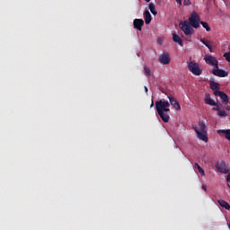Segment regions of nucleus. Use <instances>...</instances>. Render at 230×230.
I'll list each match as a JSON object with an SVG mask.
<instances>
[{
    "mask_svg": "<svg viewBox=\"0 0 230 230\" xmlns=\"http://www.w3.org/2000/svg\"><path fill=\"white\" fill-rule=\"evenodd\" d=\"M214 94L216 96H219L222 103H224L225 105H227L229 103V96L226 93L222 91H216L214 92Z\"/></svg>",
    "mask_w": 230,
    "mask_h": 230,
    "instance_id": "8",
    "label": "nucleus"
},
{
    "mask_svg": "<svg viewBox=\"0 0 230 230\" xmlns=\"http://www.w3.org/2000/svg\"><path fill=\"white\" fill-rule=\"evenodd\" d=\"M199 24L202 25L207 31H211V27H209L207 22H199Z\"/></svg>",
    "mask_w": 230,
    "mask_h": 230,
    "instance_id": "22",
    "label": "nucleus"
},
{
    "mask_svg": "<svg viewBox=\"0 0 230 230\" xmlns=\"http://www.w3.org/2000/svg\"><path fill=\"white\" fill-rule=\"evenodd\" d=\"M219 206H221V208H225V209H226L227 211H229L230 209V205L229 203H227L226 200L224 199H219L217 200Z\"/></svg>",
    "mask_w": 230,
    "mask_h": 230,
    "instance_id": "17",
    "label": "nucleus"
},
{
    "mask_svg": "<svg viewBox=\"0 0 230 230\" xmlns=\"http://www.w3.org/2000/svg\"><path fill=\"white\" fill-rule=\"evenodd\" d=\"M222 109L224 110V111H230V106H225L224 107V105H222Z\"/></svg>",
    "mask_w": 230,
    "mask_h": 230,
    "instance_id": "26",
    "label": "nucleus"
},
{
    "mask_svg": "<svg viewBox=\"0 0 230 230\" xmlns=\"http://www.w3.org/2000/svg\"><path fill=\"white\" fill-rule=\"evenodd\" d=\"M188 67L189 71H190L192 75H195V76H200L202 75V70L200 69L199 63H196L195 61H190L188 64Z\"/></svg>",
    "mask_w": 230,
    "mask_h": 230,
    "instance_id": "4",
    "label": "nucleus"
},
{
    "mask_svg": "<svg viewBox=\"0 0 230 230\" xmlns=\"http://www.w3.org/2000/svg\"><path fill=\"white\" fill-rule=\"evenodd\" d=\"M178 4H182V0H175Z\"/></svg>",
    "mask_w": 230,
    "mask_h": 230,
    "instance_id": "28",
    "label": "nucleus"
},
{
    "mask_svg": "<svg viewBox=\"0 0 230 230\" xmlns=\"http://www.w3.org/2000/svg\"><path fill=\"white\" fill-rule=\"evenodd\" d=\"M155 108L158 116L164 123H168L170 121V102L164 99H161L155 102Z\"/></svg>",
    "mask_w": 230,
    "mask_h": 230,
    "instance_id": "2",
    "label": "nucleus"
},
{
    "mask_svg": "<svg viewBox=\"0 0 230 230\" xmlns=\"http://www.w3.org/2000/svg\"><path fill=\"white\" fill-rule=\"evenodd\" d=\"M228 174L226 175V182L227 184H230V172H227Z\"/></svg>",
    "mask_w": 230,
    "mask_h": 230,
    "instance_id": "25",
    "label": "nucleus"
},
{
    "mask_svg": "<svg viewBox=\"0 0 230 230\" xmlns=\"http://www.w3.org/2000/svg\"><path fill=\"white\" fill-rule=\"evenodd\" d=\"M205 103H207V105H211L212 107H218V103L208 96L205 98Z\"/></svg>",
    "mask_w": 230,
    "mask_h": 230,
    "instance_id": "15",
    "label": "nucleus"
},
{
    "mask_svg": "<svg viewBox=\"0 0 230 230\" xmlns=\"http://www.w3.org/2000/svg\"><path fill=\"white\" fill-rule=\"evenodd\" d=\"M158 60L163 64V66H168V64L172 62V58H170V53L164 52L159 56Z\"/></svg>",
    "mask_w": 230,
    "mask_h": 230,
    "instance_id": "5",
    "label": "nucleus"
},
{
    "mask_svg": "<svg viewBox=\"0 0 230 230\" xmlns=\"http://www.w3.org/2000/svg\"><path fill=\"white\" fill-rule=\"evenodd\" d=\"M212 111H217V116H219V118H226L227 116L226 110L222 109V103H218L217 107H214Z\"/></svg>",
    "mask_w": 230,
    "mask_h": 230,
    "instance_id": "9",
    "label": "nucleus"
},
{
    "mask_svg": "<svg viewBox=\"0 0 230 230\" xmlns=\"http://www.w3.org/2000/svg\"><path fill=\"white\" fill-rule=\"evenodd\" d=\"M199 42H202V44H204V46H206L209 49L210 53H213V46L211 45V41L200 39Z\"/></svg>",
    "mask_w": 230,
    "mask_h": 230,
    "instance_id": "14",
    "label": "nucleus"
},
{
    "mask_svg": "<svg viewBox=\"0 0 230 230\" xmlns=\"http://www.w3.org/2000/svg\"><path fill=\"white\" fill-rule=\"evenodd\" d=\"M199 127L193 126V129L195 130L197 134V137L200 139V141H204L205 143H208L209 141V138L208 137V128H206V124L204 122H199Z\"/></svg>",
    "mask_w": 230,
    "mask_h": 230,
    "instance_id": "3",
    "label": "nucleus"
},
{
    "mask_svg": "<svg viewBox=\"0 0 230 230\" xmlns=\"http://www.w3.org/2000/svg\"><path fill=\"white\" fill-rule=\"evenodd\" d=\"M217 134H224L226 139L230 141V129H219L217 130Z\"/></svg>",
    "mask_w": 230,
    "mask_h": 230,
    "instance_id": "16",
    "label": "nucleus"
},
{
    "mask_svg": "<svg viewBox=\"0 0 230 230\" xmlns=\"http://www.w3.org/2000/svg\"><path fill=\"white\" fill-rule=\"evenodd\" d=\"M144 71H145V75H146V76H152V72L150 71L149 67L144 66Z\"/></svg>",
    "mask_w": 230,
    "mask_h": 230,
    "instance_id": "23",
    "label": "nucleus"
},
{
    "mask_svg": "<svg viewBox=\"0 0 230 230\" xmlns=\"http://www.w3.org/2000/svg\"><path fill=\"white\" fill-rule=\"evenodd\" d=\"M150 107H154V101H152Z\"/></svg>",
    "mask_w": 230,
    "mask_h": 230,
    "instance_id": "30",
    "label": "nucleus"
},
{
    "mask_svg": "<svg viewBox=\"0 0 230 230\" xmlns=\"http://www.w3.org/2000/svg\"><path fill=\"white\" fill-rule=\"evenodd\" d=\"M144 89H145V93H146V94H148V87L145 86Z\"/></svg>",
    "mask_w": 230,
    "mask_h": 230,
    "instance_id": "29",
    "label": "nucleus"
},
{
    "mask_svg": "<svg viewBox=\"0 0 230 230\" xmlns=\"http://www.w3.org/2000/svg\"><path fill=\"white\" fill-rule=\"evenodd\" d=\"M204 60L206 64H208V66H213L214 67H216V69H217L218 60L217 59V58L213 56L206 55L204 58Z\"/></svg>",
    "mask_w": 230,
    "mask_h": 230,
    "instance_id": "6",
    "label": "nucleus"
},
{
    "mask_svg": "<svg viewBox=\"0 0 230 230\" xmlns=\"http://www.w3.org/2000/svg\"><path fill=\"white\" fill-rule=\"evenodd\" d=\"M216 168L219 173H229V168L226 164V162L221 161L216 164Z\"/></svg>",
    "mask_w": 230,
    "mask_h": 230,
    "instance_id": "7",
    "label": "nucleus"
},
{
    "mask_svg": "<svg viewBox=\"0 0 230 230\" xmlns=\"http://www.w3.org/2000/svg\"><path fill=\"white\" fill-rule=\"evenodd\" d=\"M210 89L212 91L217 92V91H219L220 90V84H218V83H216V82H211L210 83Z\"/></svg>",
    "mask_w": 230,
    "mask_h": 230,
    "instance_id": "19",
    "label": "nucleus"
},
{
    "mask_svg": "<svg viewBox=\"0 0 230 230\" xmlns=\"http://www.w3.org/2000/svg\"><path fill=\"white\" fill-rule=\"evenodd\" d=\"M212 73L213 75H215V76H219V78H226V76H227V72L218 68V65H217V68L214 67V69L212 70Z\"/></svg>",
    "mask_w": 230,
    "mask_h": 230,
    "instance_id": "10",
    "label": "nucleus"
},
{
    "mask_svg": "<svg viewBox=\"0 0 230 230\" xmlns=\"http://www.w3.org/2000/svg\"><path fill=\"white\" fill-rule=\"evenodd\" d=\"M172 40L173 42H177L180 46H182V39H181V36L176 33H172Z\"/></svg>",
    "mask_w": 230,
    "mask_h": 230,
    "instance_id": "18",
    "label": "nucleus"
},
{
    "mask_svg": "<svg viewBox=\"0 0 230 230\" xmlns=\"http://www.w3.org/2000/svg\"><path fill=\"white\" fill-rule=\"evenodd\" d=\"M169 98V103L175 109V111H181V104H179V102L173 98V96H168Z\"/></svg>",
    "mask_w": 230,
    "mask_h": 230,
    "instance_id": "12",
    "label": "nucleus"
},
{
    "mask_svg": "<svg viewBox=\"0 0 230 230\" xmlns=\"http://www.w3.org/2000/svg\"><path fill=\"white\" fill-rule=\"evenodd\" d=\"M190 4H191L190 0H183V6H190Z\"/></svg>",
    "mask_w": 230,
    "mask_h": 230,
    "instance_id": "24",
    "label": "nucleus"
},
{
    "mask_svg": "<svg viewBox=\"0 0 230 230\" xmlns=\"http://www.w3.org/2000/svg\"><path fill=\"white\" fill-rule=\"evenodd\" d=\"M144 25H145V21H143V19H135L133 21V26L135 30H138V31H141Z\"/></svg>",
    "mask_w": 230,
    "mask_h": 230,
    "instance_id": "11",
    "label": "nucleus"
},
{
    "mask_svg": "<svg viewBox=\"0 0 230 230\" xmlns=\"http://www.w3.org/2000/svg\"><path fill=\"white\" fill-rule=\"evenodd\" d=\"M179 27L186 35H193V28L195 30L200 28V16L196 12H193L189 18V22H181Z\"/></svg>",
    "mask_w": 230,
    "mask_h": 230,
    "instance_id": "1",
    "label": "nucleus"
},
{
    "mask_svg": "<svg viewBox=\"0 0 230 230\" xmlns=\"http://www.w3.org/2000/svg\"><path fill=\"white\" fill-rule=\"evenodd\" d=\"M228 188H230V184H227Z\"/></svg>",
    "mask_w": 230,
    "mask_h": 230,
    "instance_id": "32",
    "label": "nucleus"
},
{
    "mask_svg": "<svg viewBox=\"0 0 230 230\" xmlns=\"http://www.w3.org/2000/svg\"><path fill=\"white\" fill-rule=\"evenodd\" d=\"M149 10L153 15H157V11H155V4H154V3L149 4Z\"/></svg>",
    "mask_w": 230,
    "mask_h": 230,
    "instance_id": "21",
    "label": "nucleus"
},
{
    "mask_svg": "<svg viewBox=\"0 0 230 230\" xmlns=\"http://www.w3.org/2000/svg\"><path fill=\"white\" fill-rule=\"evenodd\" d=\"M202 190H203L204 191H208V187H206V185H202Z\"/></svg>",
    "mask_w": 230,
    "mask_h": 230,
    "instance_id": "27",
    "label": "nucleus"
},
{
    "mask_svg": "<svg viewBox=\"0 0 230 230\" xmlns=\"http://www.w3.org/2000/svg\"><path fill=\"white\" fill-rule=\"evenodd\" d=\"M144 19L146 24H150V22H152V14H150V11L147 9L144 12Z\"/></svg>",
    "mask_w": 230,
    "mask_h": 230,
    "instance_id": "13",
    "label": "nucleus"
},
{
    "mask_svg": "<svg viewBox=\"0 0 230 230\" xmlns=\"http://www.w3.org/2000/svg\"><path fill=\"white\" fill-rule=\"evenodd\" d=\"M146 3H150V0H145Z\"/></svg>",
    "mask_w": 230,
    "mask_h": 230,
    "instance_id": "31",
    "label": "nucleus"
},
{
    "mask_svg": "<svg viewBox=\"0 0 230 230\" xmlns=\"http://www.w3.org/2000/svg\"><path fill=\"white\" fill-rule=\"evenodd\" d=\"M194 170L199 171L200 175H202V176L206 175V172H204V169H202V167H200L198 163L194 164Z\"/></svg>",
    "mask_w": 230,
    "mask_h": 230,
    "instance_id": "20",
    "label": "nucleus"
}]
</instances>
